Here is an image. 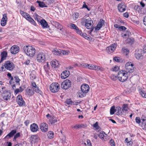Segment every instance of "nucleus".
Instances as JSON below:
<instances>
[{
	"label": "nucleus",
	"instance_id": "nucleus-34",
	"mask_svg": "<svg viewBox=\"0 0 146 146\" xmlns=\"http://www.w3.org/2000/svg\"><path fill=\"white\" fill-rule=\"evenodd\" d=\"M47 136L48 138L49 139H52L54 137V133L52 131H49L48 132Z\"/></svg>",
	"mask_w": 146,
	"mask_h": 146
},
{
	"label": "nucleus",
	"instance_id": "nucleus-50",
	"mask_svg": "<svg viewBox=\"0 0 146 146\" xmlns=\"http://www.w3.org/2000/svg\"><path fill=\"white\" fill-rule=\"evenodd\" d=\"M30 128H38V126L37 124L35 123H33L31 124L30 126Z\"/></svg>",
	"mask_w": 146,
	"mask_h": 146
},
{
	"label": "nucleus",
	"instance_id": "nucleus-33",
	"mask_svg": "<svg viewBox=\"0 0 146 146\" xmlns=\"http://www.w3.org/2000/svg\"><path fill=\"white\" fill-rule=\"evenodd\" d=\"M122 51L126 55H127L129 52V50L125 47L122 48Z\"/></svg>",
	"mask_w": 146,
	"mask_h": 146
},
{
	"label": "nucleus",
	"instance_id": "nucleus-47",
	"mask_svg": "<svg viewBox=\"0 0 146 146\" xmlns=\"http://www.w3.org/2000/svg\"><path fill=\"white\" fill-rule=\"evenodd\" d=\"M117 77L116 75H114V74H112L110 76L111 79L114 81L116 80L117 78Z\"/></svg>",
	"mask_w": 146,
	"mask_h": 146
},
{
	"label": "nucleus",
	"instance_id": "nucleus-1",
	"mask_svg": "<svg viewBox=\"0 0 146 146\" xmlns=\"http://www.w3.org/2000/svg\"><path fill=\"white\" fill-rule=\"evenodd\" d=\"M32 89L28 88L26 90V94L29 96H32L34 94V91L40 94H41L42 92L37 86L35 83L34 82H31Z\"/></svg>",
	"mask_w": 146,
	"mask_h": 146
},
{
	"label": "nucleus",
	"instance_id": "nucleus-49",
	"mask_svg": "<svg viewBox=\"0 0 146 146\" xmlns=\"http://www.w3.org/2000/svg\"><path fill=\"white\" fill-rule=\"evenodd\" d=\"M7 15L5 14H4L3 15V17L2 18L1 21H7Z\"/></svg>",
	"mask_w": 146,
	"mask_h": 146
},
{
	"label": "nucleus",
	"instance_id": "nucleus-40",
	"mask_svg": "<svg viewBox=\"0 0 146 146\" xmlns=\"http://www.w3.org/2000/svg\"><path fill=\"white\" fill-rule=\"evenodd\" d=\"M125 143H127L128 146L129 145L130 146L131 145V141L130 140V139L129 140L128 138H127L125 139Z\"/></svg>",
	"mask_w": 146,
	"mask_h": 146
},
{
	"label": "nucleus",
	"instance_id": "nucleus-22",
	"mask_svg": "<svg viewBox=\"0 0 146 146\" xmlns=\"http://www.w3.org/2000/svg\"><path fill=\"white\" fill-rule=\"evenodd\" d=\"M39 23L43 29L48 28L49 27L47 22L44 19L41 20Z\"/></svg>",
	"mask_w": 146,
	"mask_h": 146
},
{
	"label": "nucleus",
	"instance_id": "nucleus-63",
	"mask_svg": "<svg viewBox=\"0 0 146 146\" xmlns=\"http://www.w3.org/2000/svg\"><path fill=\"white\" fill-rule=\"evenodd\" d=\"M74 16L75 17L76 19L78 18L79 17L78 13L77 12L75 13L74 14Z\"/></svg>",
	"mask_w": 146,
	"mask_h": 146
},
{
	"label": "nucleus",
	"instance_id": "nucleus-28",
	"mask_svg": "<svg viewBox=\"0 0 146 146\" xmlns=\"http://www.w3.org/2000/svg\"><path fill=\"white\" fill-rule=\"evenodd\" d=\"M50 117V118L49 119V121L51 123V124H55V123L57 122V120L56 118L54 116H52Z\"/></svg>",
	"mask_w": 146,
	"mask_h": 146
},
{
	"label": "nucleus",
	"instance_id": "nucleus-38",
	"mask_svg": "<svg viewBox=\"0 0 146 146\" xmlns=\"http://www.w3.org/2000/svg\"><path fill=\"white\" fill-rule=\"evenodd\" d=\"M55 27L58 29L60 30H62V29L63 28L62 26L58 22H56V23Z\"/></svg>",
	"mask_w": 146,
	"mask_h": 146
},
{
	"label": "nucleus",
	"instance_id": "nucleus-60",
	"mask_svg": "<svg viewBox=\"0 0 146 146\" xmlns=\"http://www.w3.org/2000/svg\"><path fill=\"white\" fill-rule=\"evenodd\" d=\"M7 21H1V25L2 26H4L7 23Z\"/></svg>",
	"mask_w": 146,
	"mask_h": 146
},
{
	"label": "nucleus",
	"instance_id": "nucleus-11",
	"mask_svg": "<svg viewBox=\"0 0 146 146\" xmlns=\"http://www.w3.org/2000/svg\"><path fill=\"white\" fill-rule=\"evenodd\" d=\"M71 85V81L68 79H66L63 81L62 83L61 87L62 88L65 90L69 88Z\"/></svg>",
	"mask_w": 146,
	"mask_h": 146
},
{
	"label": "nucleus",
	"instance_id": "nucleus-5",
	"mask_svg": "<svg viewBox=\"0 0 146 146\" xmlns=\"http://www.w3.org/2000/svg\"><path fill=\"white\" fill-rule=\"evenodd\" d=\"M81 91L78 93L79 97L83 98L86 96V93L88 92L90 88L88 85L87 84H84L81 86Z\"/></svg>",
	"mask_w": 146,
	"mask_h": 146
},
{
	"label": "nucleus",
	"instance_id": "nucleus-21",
	"mask_svg": "<svg viewBox=\"0 0 146 146\" xmlns=\"http://www.w3.org/2000/svg\"><path fill=\"white\" fill-rule=\"evenodd\" d=\"M126 7L124 3L119 4L118 6V9L119 12H123L126 9Z\"/></svg>",
	"mask_w": 146,
	"mask_h": 146
},
{
	"label": "nucleus",
	"instance_id": "nucleus-24",
	"mask_svg": "<svg viewBox=\"0 0 146 146\" xmlns=\"http://www.w3.org/2000/svg\"><path fill=\"white\" fill-rule=\"evenodd\" d=\"M70 74V72L69 71H64L61 74V78L62 79H65L69 76Z\"/></svg>",
	"mask_w": 146,
	"mask_h": 146
},
{
	"label": "nucleus",
	"instance_id": "nucleus-4",
	"mask_svg": "<svg viewBox=\"0 0 146 146\" xmlns=\"http://www.w3.org/2000/svg\"><path fill=\"white\" fill-rule=\"evenodd\" d=\"M129 74L127 73L125 70H121L119 72L117 75V78L119 81L123 82L127 79Z\"/></svg>",
	"mask_w": 146,
	"mask_h": 146
},
{
	"label": "nucleus",
	"instance_id": "nucleus-8",
	"mask_svg": "<svg viewBox=\"0 0 146 146\" xmlns=\"http://www.w3.org/2000/svg\"><path fill=\"white\" fill-rule=\"evenodd\" d=\"M50 89L51 92H56L59 90L60 85L58 83H52L50 86Z\"/></svg>",
	"mask_w": 146,
	"mask_h": 146
},
{
	"label": "nucleus",
	"instance_id": "nucleus-62",
	"mask_svg": "<svg viewBox=\"0 0 146 146\" xmlns=\"http://www.w3.org/2000/svg\"><path fill=\"white\" fill-rule=\"evenodd\" d=\"M39 128H30L31 131L33 132H35L38 130Z\"/></svg>",
	"mask_w": 146,
	"mask_h": 146
},
{
	"label": "nucleus",
	"instance_id": "nucleus-20",
	"mask_svg": "<svg viewBox=\"0 0 146 146\" xmlns=\"http://www.w3.org/2000/svg\"><path fill=\"white\" fill-rule=\"evenodd\" d=\"M104 23L105 21L104 20L102 19H100L99 23L95 28V30L97 31L100 30L102 27L104 25Z\"/></svg>",
	"mask_w": 146,
	"mask_h": 146
},
{
	"label": "nucleus",
	"instance_id": "nucleus-25",
	"mask_svg": "<svg viewBox=\"0 0 146 146\" xmlns=\"http://www.w3.org/2000/svg\"><path fill=\"white\" fill-rule=\"evenodd\" d=\"M99 137L102 140L104 141H106L107 135L103 131L100 132L99 135Z\"/></svg>",
	"mask_w": 146,
	"mask_h": 146
},
{
	"label": "nucleus",
	"instance_id": "nucleus-54",
	"mask_svg": "<svg viewBox=\"0 0 146 146\" xmlns=\"http://www.w3.org/2000/svg\"><path fill=\"white\" fill-rule=\"evenodd\" d=\"M46 3L48 4H50L53 3L54 1V0H46Z\"/></svg>",
	"mask_w": 146,
	"mask_h": 146
},
{
	"label": "nucleus",
	"instance_id": "nucleus-48",
	"mask_svg": "<svg viewBox=\"0 0 146 146\" xmlns=\"http://www.w3.org/2000/svg\"><path fill=\"white\" fill-rule=\"evenodd\" d=\"M48 127V125L45 123H43L40 124V128H45Z\"/></svg>",
	"mask_w": 146,
	"mask_h": 146
},
{
	"label": "nucleus",
	"instance_id": "nucleus-44",
	"mask_svg": "<svg viewBox=\"0 0 146 146\" xmlns=\"http://www.w3.org/2000/svg\"><path fill=\"white\" fill-rule=\"evenodd\" d=\"M122 109L124 110V111H125L127 112L128 109V105L127 104H123L122 106Z\"/></svg>",
	"mask_w": 146,
	"mask_h": 146
},
{
	"label": "nucleus",
	"instance_id": "nucleus-37",
	"mask_svg": "<svg viewBox=\"0 0 146 146\" xmlns=\"http://www.w3.org/2000/svg\"><path fill=\"white\" fill-rule=\"evenodd\" d=\"M116 109H115V107L114 106H112L110 109V113L111 115H113L114 114L116 111Z\"/></svg>",
	"mask_w": 146,
	"mask_h": 146
},
{
	"label": "nucleus",
	"instance_id": "nucleus-36",
	"mask_svg": "<svg viewBox=\"0 0 146 146\" xmlns=\"http://www.w3.org/2000/svg\"><path fill=\"white\" fill-rule=\"evenodd\" d=\"M36 73L34 72H32L30 74V78L32 80H34L36 78Z\"/></svg>",
	"mask_w": 146,
	"mask_h": 146
},
{
	"label": "nucleus",
	"instance_id": "nucleus-58",
	"mask_svg": "<svg viewBox=\"0 0 146 146\" xmlns=\"http://www.w3.org/2000/svg\"><path fill=\"white\" fill-rule=\"evenodd\" d=\"M127 28H126L125 27L123 26H120L119 30V31H124Z\"/></svg>",
	"mask_w": 146,
	"mask_h": 146
},
{
	"label": "nucleus",
	"instance_id": "nucleus-18",
	"mask_svg": "<svg viewBox=\"0 0 146 146\" xmlns=\"http://www.w3.org/2000/svg\"><path fill=\"white\" fill-rule=\"evenodd\" d=\"M19 50V46L17 45L13 46L10 49L11 53L13 54H15L18 53Z\"/></svg>",
	"mask_w": 146,
	"mask_h": 146
},
{
	"label": "nucleus",
	"instance_id": "nucleus-15",
	"mask_svg": "<svg viewBox=\"0 0 146 146\" xmlns=\"http://www.w3.org/2000/svg\"><path fill=\"white\" fill-rule=\"evenodd\" d=\"M116 111H117L116 114L117 115H125L127 114V112L125 111H124L120 107H116Z\"/></svg>",
	"mask_w": 146,
	"mask_h": 146
},
{
	"label": "nucleus",
	"instance_id": "nucleus-35",
	"mask_svg": "<svg viewBox=\"0 0 146 146\" xmlns=\"http://www.w3.org/2000/svg\"><path fill=\"white\" fill-rule=\"evenodd\" d=\"M33 16L34 17L35 19L39 23L40 21L41 20V17L36 13H35L33 15Z\"/></svg>",
	"mask_w": 146,
	"mask_h": 146
},
{
	"label": "nucleus",
	"instance_id": "nucleus-59",
	"mask_svg": "<svg viewBox=\"0 0 146 146\" xmlns=\"http://www.w3.org/2000/svg\"><path fill=\"white\" fill-rule=\"evenodd\" d=\"M93 127L94 128H100L98 125V122H96L93 125Z\"/></svg>",
	"mask_w": 146,
	"mask_h": 146
},
{
	"label": "nucleus",
	"instance_id": "nucleus-26",
	"mask_svg": "<svg viewBox=\"0 0 146 146\" xmlns=\"http://www.w3.org/2000/svg\"><path fill=\"white\" fill-rule=\"evenodd\" d=\"M7 53L6 51H3L1 53V59L0 61V63H1L4 60L6 59L7 57Z\"/></svg>",
	"mask_w": 146,
	"mask_h": 146
},
{
	"label": "nucleus",
	"instance_id": "nucleus-57",
	"mask_svg": "<svg viewBox=\"0 0 146 146\" xmlns=\"http://www.w3.org/2000/svg\"><path fill=\"white\" fill-rule=\"evenodd\" d=\"M133 41V38H127L126 40L127 42L129 43H132Z\"/></svg>",
	"mask_w": 146,
	"mask_h": 146
},
{
	"label": "nucleus",
	"instance_id": "nucleus-55",
	"mask_svg": "<svg viewBox=\"0 0 146 146\" xmlns=\"http://www.w3.org/2000/svg\"><path fill=\"white\" fill-rule=\"evenodd\" d=\"M81 66L83 68H88L89 64L86 63H82L81 64Z\"/></svg>",
	"mask_w": 146,
	"mask_h": 146
},
{
	"label": "nucleus",
	"instance_id": "nucleus-41",
	"mask_svg": "<svg viewBox=\"0 0 146 146\" xmlns=\"http://www.w3.org/2000/svg\"><path fill=\"white\" fill-rule=\"evenodd\" d=\"M65 103L67 105H72V101L70 99H67L65 101Z\"/></svg>",
	"mask_w": 146,
	"mask_h": 146
},
{
	"label": "nucleus",
	"instance_id": "nucleus-39",
	"mask_svg": "<svg viewBox=\"0 0 146 146\" xmlns=\"http://www.w3.org/2000/svg\"><path fill=\"white\" fill-rule=\"evenodd\" d=\"M37 2L38 3L39 6L40 7H47L46 6L45 4L43 2H41L40 1H37Z\"/></svg>",
	"mask_w": 146,
	"mask_h": 146
},
{
	"label": "nucleus",
	"instance_id": "nucleus-16",
	"mask_svg": "<svg viewBox=\"0 0 146 146\" xmlns=\"http://www.w3.org/2000/svg\"><path fill=\"white\" fill-rule=\"evenodd\" d=\"M88 68L90 70H101L103 71V68L100 66H97L93 64H89L88 66Z\"/></svg>",
	"mask_w": 146,
	"mask_h": 146
},
{
	"label": "nucleus",
	"instance_id": "nucleus-56",
	"mask_svg": "<svg viewBox=\"0 0 146 146\" xmlns=\"http://www.w3.org/2000/svg\"><path fill=\"white\" fill-rule=\"evenodd\" d=\"M136 122L137 123H140L141 122V120L139 117H137L135 118V119Z\"/></svg>",
	"mask_w": 146,
	"mask_h": 146
},
{
	"label": "nucleus",
	"instance_id": "nucleus-52",
	"mask_svg": "<svg viewBox=\"0 0 146 146\" xmlns=\"http://www.w3.org/2000/svg\"><path fill=\"white\" fill-rule=\"evenodd\" d=\"M110 143L111 146H115L114 141L112 139L110 140Z\"/></svg>",
	"mask_w": 146,
	"mask_h": 146
},
{
	"label": "nucleus",
	"instance_id": "nucleus-51",
	"mask_svg": "<svg viewBox=\"0 0 146 146\" xmlns=\"http://www.w3.org/2000/svg\"><path fill=\"white\" fill-rule=\"evenodd\" d=\"M20 136V134L19 133H17L14 136L13 140H16V139Z\"/></svg>",
	"mask_w": 146,
	"mask_h": 146
},
{
	"label": "nucleus",
	"instance_id": "nucleus-43",
	"mask_svg": "<svg viewBox=\"0 0 146 146\" xmlns=\"http://www.w3.org/2000/svg\"><path fill=\"white\" fill-rule=\"evenodd\" d=\"M140 94L142 97L146 98V93L143 90H141L139 92Z\"/></svg>",
	"mask_w": 146,
	"mask_h": 146
},
{
	"label": "nucleus",
	"instance_id": "nucleus-42",
	"mask_svg": "<svg viewBox=\"0 0 146 146\" xmlns=\"http://www.w3.org/2000/svg\"><path fill=\"white\" fill-rule=\"evenodd\" d=\"M70 26L71 29H74L75 30L78 27L75 25L73 23L70 24Z\"/></svg>",
	"mask_w": 146,
	"mask_h": 146
},
{
	"label": "nucleus",
	"instance_id": "nucleus-9",
	"mask_svg": "<svg viewBox=\"0 0 146 146\" xmlns=\"http://www.w3.org/2000/svg\"><path fill=\"white\" fill-rule=\"evenodd\" d=\"M53 54L56 55H67L69 53L68 51L61 50L56 48L54 49L52 51Z\"/></svg>",
	"mask_w": 146,
	"mask_h": 146
},
{
	"label": "nucleus",
	"instance_id": "nucleus-19",
	"mask_svg": "<svg viewBox=\"0 0 146 146\" xmlns=\"http://www.w3.org/2000/svg\"><path fill=\"white\" fill-rule=\"evenodd\" d=\"M142 50L141 49H137L135 52V56L136 59H139L142 57Z\"/></svg>",
	"mask_w": 146,
	"mask_h": 146
},
{
	"label": "nucleus",
	"instance_id": "nucleus-29",
	"mask_svg": "<svg viewBox=\"0 0 146 146\" xmlns=\"http://www.w3.org/2000/svg\"><path fill=\"white\" fill-rule=\"evenodd\" d=\"M142 127L146 128V117H145L141 119V125Z\"/></svg>",
	"mask_w": 146,
	"mask_h": 146
},
{
	"label": "nucleus",
	"instance_id": "nucleus-31",
	"mask_svg": "<svg viewBox=\"0 0 146 146\" xmlns=\"http://www.w3.org/2000/svg\"><path fill=\"white\" fill-rule=\"evenodd\" d=\"M131 34V33L129 31H127L125 33H122L121 34V36L123 38H128Z\"/></svg>",
	"mask_w": 146,
	"mask_h": 146
},
{
	"label": "nucleus",
	"instance_id": "nucleus-53",
	"mask_svg": "<svg viewBox=\"0 0 146 146\" xmlns=\"http://www.w3.org/2000/svg\"><path fill=\"white\" fill-rule=\"evenodd\" d=\"M75 31L78 34L80 35L82 34V32L81 30H80L78 27L76 28V29Z\"/></svg>",
	"mask_w": 146,
	"mask_h": 146
},
{
	"label": "nucleus",
	"instance_id": "nucleus-32",
	"mask_svg": "<svg viewBox=\"0 0 146 146\" xmlns=\"http://www.w3.org/2000/svg\"><path fill=\"white\" fill-rule=\"evenodd\" d=\"M87 127V125L86 124H77L75 125L74 128H85Z\"/></svg>",
	"mask_w": 146,
	"mask_h": 146
},
{
	"label": "nucleus",
	"instance_id": "nucleus-14",
	"mask_svg": "<svg viewBox=\"0 0 146 146\" xmlns=\"http://www.w3.org/2000/svg\"><path fill=\"white\" fill-rule=\"evenodd\" d=\"M117 46V44L114 43L111 46L107 47L106 50L107 52L109 54L113 53L115 49Z\"/></svg>",
	"mask_w": 146,
	"mask_h": 146
},
{
	"label": "nucleus",
	"instance_id": "nucleus-10",
	"mask_svg": "<svg viewBox=\"0 0 146 146\" xmlns=\"http://www.w3.org/2000/svg\"><path fill=\"white\" fill-rule=\"evenodd\" d=\"M125 71L129 74L134 71V65L131 62H127L125 64Z\"/></svg>",
	"mask_w": 146,
	"mask_h": 146
},
{
	"label": "nucleus",
	"instance_id": "nucleus-17",
	"mask_svg": "<svg viewBox=\"0 0 146 146\" xmlns=\"http://www.w3.org/2000/svg\"><path fill=\"white\" fill-rule=\"evenodd\" d=\"M17 104L20 106L25 105V102L23 100L22 96L21 95H19L17 96Z\"/></svg>",
	"mask_w": 146,
	"mask_h": 146
},
{
	"label": "nucleus",
	"instance_id": "nucleus-3",
	"mask_svg": "<svg viewBox=\"0 0 146 146\" xmlns=\"http://www.w3.org/2000/svg\"><path fill=\"white\" fill-rule=\"evenodd\" d=\"M81 23L82 25H85L86 28L88 29H91L93 25V21L90 18H82L81 19Z\"/></svg>",
	"mask_w": 146,
	"mask_h": 146
},
{
	"label": "nucleus",
	"instance_id": "nucleus-6",
	"mask_svg": "<svg viewBox=\"0 0 146 146\" xmlns=\"http://www.w3.org/2000/svg\"><path fill=\"white\" fill-rule=\"evenodd\" d=\"M20 13L21 15L26 19L29 21L32 24L35 26L36 25V24L35 21L30 16V15L28 13L22 11H20Z\"/></svg>",
	"mask_w": 146,
	"mask_h": 146
},
{
	"label": "nucleus",
	"instance_id": "nucleus-7",
	"mask_svg": "<svg viewBox=\"0 0 146 146\" xmlns=\"http://www.w3.org/2000/svg\"><path fill=\"white\" fill-rule=\"evenodd\" d=\"M46 54L42 52H40L36 55V59L37 61L40 63H42L47 59Z\"/></svg>",
	"mask_w": 146,
	"mask_h": 146
},
{
	"label": "nucleus",
	"instance_id": "nucleus-12",
	"mask_svg": "<svg viewBox=\"0 0 146 146\" xmlns=\"http://www.w3.org/2000/svg\"><path fill=\"white\" fill-rule=\"evenodd\" d=\"M3 66L5 68L9 70H12L14 67L13 64L9 61H5Z\"/></svg>",
	"mask_w": 146,
	"mask_h": 146
},
{
	"label": "nucleus",
	"instance_id": "nucleus-64",
	"mask_svg": "<svg viewBox=\"0 0 146 146\" xmlns=\"http://www.w3.org/2000/svg\"><path fill=\"white\" fill-rule=\"evenodd\" d=\"M143 22L144 25L146 26V16L144 17Z\"/></svg>",
	"mask_w": 146,
	"mask_h": 146
},
{
	"label": "nucleus",
	"instance_id": "nucleus-23",
	"mask_svg": "<svg viewBox=\"0 0 146 146\" xmlns=\"http://www.w3.org/2000/svg\"><path fill=\"white\" fill-rule=\"evenodd\" d=\"M17 131L15 130H12L4 138L5 139H8L12 137L16 133Z\"/></svg>",
	"mask_w": 146,
	"mask_h": 146
},
{
	"label": "nucleus",
	"instance_id": "nucleus-2",
	"mask_svg": "<svg viewBox=\"0 0 146 146\" xmlns=\"http://www.w3.org/2000/svg\"><path fill=\"white\" fill-rule=\"evenodd\" d=\"M23 49L26 54L30 57H33L35 54L36 50L35 47L32 46H25L24 47Z\"/></svg>",
	"mask_w": 146,
	"mask_h": 146
},
{
	"label": "nucleus",
	"instance_id": "nucleus-30",
	"mask_svg": "<svg viewBox=\"0 0 146 146\" xmlns=\"http://www.w3.org/2000/svg\"><path fill=\"white\" fill-rule=\"evenodd\" d=\"M30 140L32 142H35L38 140L37 136L36 135H32L30 138Z\"/></svg>",
	"mask_w": 146,
	"mask_h": 146
},
{
	"label": "nucleus",
	"instance_id": "nucleus-61",
	"mask_svg": "<svg viewBox=\"0 0 146 146\" xmlns=\"http://www.w3.org/2000/svg\"><path fill=\"white\" fill-rule=\"evenodd\" d=\"M119 69V68L118 66H115L113 68V71H117Z\"/></svg>",
	"mask_w": 146,
	"mask_h": 146
},
{
	"label": "nucleus",
	"instance_id": "nucleus-46",
	"mask_svg": "<svg viewBox=\"0 0 146 146\" xmlns=\"http://www.w3.org/2000/svg\"><path fill=\"white\" fill-rule=\"evenodd\" d=\"M14 81L17 83H18L19 85V82L20 81V80L19 79L18 76H15L14 77Z\"/></svg>",
	"mask_w": 146,
	"mask_h": 146
},
{
	"label": "nucleus",
	"instance_id": "nucleus-45",
	"mask_svg": "<svg viewBox=\"0 0 146 146\" xmlns=\"http://www.w3.org/2000/svg\"><path fill=\"white\" fill-rule=\"evenodd\" d=\"M80 35L86 39L88 40L90 39V38L88 37V35L86 33H82V34Z\"/></svg>",
	"mask_w": 146,
	"mask_h": 146
},
{
	"label": "nucleus",
	"instance_id": "nucleus-27",
	"mask_svg": "<svg viewBox=\"0 0 146 146\" xmlns=\"http://www.w3.org/2000/svg\"><path fill=\"white\" fill-rule=\"evenodd\" d=\"M51 63L52 66L54 68H57L59 64L58 61L56 60L52 61L51 62Z\"/></svg>",
	"mask_w": 146,
	"mask_h": 146
},
{
	"label": "nucleus",
	"instance_id": "nucleus-13",
	"mask_svg": "<svg viewBox=\"0 0 146 146\" xmlns=\"http://www.w3.org/2000/svg\"><path fill=\"white\" fill-rule=\"evenodd\" d=\"M11 93L9 91L7 90L4 91L2 93V96L3 99L6 100L7 101L10 99L11 98Z\"/></svg>",
	"mask_w": 146,
	"mask_h": 146
}]
</instances>
